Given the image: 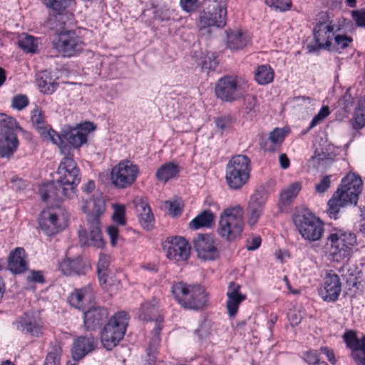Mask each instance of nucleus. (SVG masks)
I'll return each mask as SVG.
<instances>
[{"mask_svg": "<svg viewBox=\"0 0 365 365\" xmlns=\"http://www.w3.org/2000/svg\"><path fill=\"white\" fill-rule=\"evenodd\" d=\"M302 189V185L296 182L287 188L283 190L279 195V202L281 206L287 207L289 205Z\"/></svg>", "mask_w": 365, "mask_h": 365, "instance_id": "38", "label": "nucleus"}, {"mask_svg": "<svg viewBox=\"0 0 365 365\" xmlns=\"http://www.w3.org/2000/svg\"><path fill=\"white\" fill-rule=\"evenodd\" d=\"M293 222L305 240H320L324 233V223L307 210H297L292 216Z\"/></svg>", "mask_w": 365, "mask_h": 365, "instance_id": "8", "label": "nucleus"}, {"mask_svg": "<svg viewBox=\"0 0 365 365\" xmlns=\"http://www.w3.org/2000/svg\"><path fill=\"white\" fill-rule=\"evenodd\" d=\"M61 353V346L57 342L51 343L43 365H60Z\"/></svg>", "mask_w": 365, "mask_h": 365, "instance_id": "43", "label": "nucleus"}, {"mask_svg": "<svg viewBox=\"0 0 365 365\" xmlns=\"http://www.w3.org/2000/svg\"><path fill=\"white\" fill-rule=\"evenodd\" d=\"M9 38L16 39L18 46H38L42 44L40 38L34 37L26 33H21L20 34H12L10 36H4L0 39V46L8 43V39Z\"/></svg>", "mask_w": 365, "mask_h": 365, "instance_id": "35", "label": "nucleus"}, {"mask_svg": "<svg viewBox=\"0 0 365 365\" xmlns=\"http://www.w3.org/2000/svg\"><path fill=\"white\" fill-rule=\"evenodd\" d=\"M95 299V292L91 284L80 289H75L68 297V302L76 309L84 311L87 304L91 303Z\"/></svg>", "mask_w": 365, "mask_h": 365, "instance_id": "23", "label": "nucleus"}, {"mask_svg": "<svg viewBox=\"0 0 365 365\" xmlns=\"http://www.w3.org/2000/svg\"><path fill=\"white\" fill-rule=\"evenodd\" d=\"M227 8L225 1H213L209 4L207 11L200 17L203 26L222 28L226 24Z\"/></svg>", "mask_w": 365, "mask_h": 365, "instance_id": "15", "label": "nucleus"}, {"mask_svg": "<svg viewBox=\"0 0 365 365\" xmlns=\"http://www.w3.org/2000/svg\"><path fill=\"white\" fill-rule=\"evenodd\" d=\"M363 181L359 175L348 173L341 180L337 190L333 194L327 203V212L334 220L339 218L341 207L348 205H356L359 196L362 191Z\"/></svg>", "mask_w": 365, "mask_h": 365, "instance_id": "2", "label": "nucleus"}, {"mask_svg": "<svg viewBox=\"0 0 365 365\" xmlns=\"http://www.w3.org/2000/svg\"><path fill=\"white\" fill-rule=\"evenodd\" d=\"M247 83L231 76L220 78L215 87L217 98L225 102H232L240 99L245 93Z\"/></svg>", "mask_w": 365, "mask_h": 365, "instance_id": "11", "label": "nucleus"}, {"mask_svg": "<svg viewBox=\"0 0 365 365\" xmlns=\"http://www.w3.org/2000/svg\"><path fill=\"white\" fill-rule=\"evenodd\" d=\"M331 175L324 176L319 183L315 185V190L318 193H324L331 186Z\"/></svg>", "mask_w": 365, "mask_h": 365, "instance_id": "62", "label": "nucleus"}, {"mask_svg": "<svg viewBox=\"0 0 365 365\" xmlns=\"http://www.w3.org/2000/svg\"><path fill=\"white\" fill-rule=\"evenodd\" d=\"M244 229L243 210L239 206L225 209L220 214L217 232L229 242L241 237Z\"/></svg>", "mask_w": 365, "mask_h": 365, "instance_id": "5", "label": "nucleus"}, {"mask_svg": "<svg viewBox=\"0 0 365 365\" xmlns=\"http://www.w3.org/2000/svg\"><path fill=\"white\" fill-rule=\"evenodd\" d=\"M255 78L260 85H266L273 81L274 71L268 65H262L258 66Z\"/></svg>", "mask_w": 365, "mask_h": 365, "instance_id": "40", "label": "nucleus"}, {"mask_svg": "<svg viewBox=\"0 0 365 365\" xmlns=\"http://www.w3.org/2000/svg\"><path fill=\"white\" fill-rule=\"evenodd\" d=\"M57 173L58 178L56 180L75 195L76 187L81 182V176L80 170L71 153L66 154L61 161Z\"/></svg>", "mask_w": 365, "mask_h": 365, "instance_id": "13", "label": "nucleus"}, {"mask_svg": "<svg viewBox=\"0 0 365 365\" xmlns=\"http://www.w3.org/2000/svg\"><path fill=\"white\" fill-rule=\"evenodd\" d=\"M343 338L347 347L351 349V351L356 349L361 344L362 337L359 339L354 331H346L344 334Z\"/></svg>", "mask_w": 365, "mask_h": 365, "instance_id": "48", "label": "nucleus"}, {"mask_svg": "<svg viewBox=\"0 0 365 365\" xmlns=\"http://www.w3.org/2000/svg\"><path fill=\"white\" fill-rule=\"evenodd\" d=\"M246 299V297H230L227 300V309L230 317L236 315L240 304Z\"/></svg>", "mask_w": 365, "mask_h": 365, "instance_id": "51", "label": "nucleus"}, {"mask_svg": "<svg viewBox=\"0 0 365 365\" xmlns=\"http://www.w3.org/2000/svg\"><path fill=\"white\" fill-rule=\"evenodd\" d=\"M329 108L328 106H323L318 113L312 118L307 129L303 132L304 134L308 133L311 129L320 123L325 118L329 115Z\"/></svg>", "mask_w": 365, "mask_h": 365, "instance_id": "50", "label": "nucleus"}, {"mask_svg": "<svg viewBox=\"0 0 365 365\" xmlns=\"http://www.w3.org/2000/svg\"><path fill=\"white\" fill-rule=\"evenodd\" d=\"M212 322L207 319H203L197 329L195 330L199 341L202 342L209 339L211 334Z\"/></svg>", "mask_w": 365, "mask_h": 365, "instance_id": "46", "label": "nucleus"}, {"mask_svg": "<svg viewBox=\"0 0 365 365\" xmlns=\"http://www.w3.org/2000/svg\"><path fill=\"white\" fill-rule=\"evenodd\" d=\"M250 160L244 155L232 157L226 165L225 180L230 188L240 189L245 185L250 173Z\"/></svg>", "mask_w": 365, "mask_h": 365, "instance_id": "9", "label": "nucleus"}, {"mask_svg": "<svg viewBox=\"0 0 365 365\" xmlns=\"http://www.w3.org/2000/svg\"><path fill=\"white\" fill-rule=\"evenodd\" d=\"M31 119L39 134L49 126L46 125L43 113L38 107L31 111Z\"/></svg>", "mask_w": 365, "mask_h": 365, "instance_id": "44", "label": "nucleus"}, {"mask_svg": "<svg viewBox=\"0 0 365 365\" xmlns=\"http://www.w3.org/2000/svg\"><path fill=\"white\" fill-rule=\"evenodd\" d=\"M18 330L32 336L39 337L43 334V324L39 316L34 312H25L13 322Z\"/></svg>", "mask_w": 365, "mask_h": 365, "instance_id": "16", "label": "nucleus"}, {"mask_svg": "<svg viewBox=\"0 0 365 365\" xmlns=\"http://www.w3.org/2000/svg\"><path fill=\"white\" fill-rule=\"evenodd\" d=\"M110 263V257L106 254L101 253L97 265V270L108 271Z\"/></svg>", "mask_w": 365, "mask_h": 365, "instance_id": "63", "label": "nucleus"}, {"mask_svg": "<svg viewBox=\"0 0 365 365\" xmlns=\"http://www.w3.org/2000/svg\"><path fill=\"white\" fill-rule=\"evenodd\" d=\"M352 17L358 26L365 27V11H354Z\"/></svg>", "mask_w": 365, "mask_h": 365, "instance_id": "64", "label": "nucleus"}, {"mask_svg": "<svg viewBox=\"0 0 365 365\" xmlns=\"http://www.w3.org/2000/svg\"><path fill=\"white\" fill-rule=\"evenodd\" d=\"M128 323V314L123 311L115 314L107 322L101 333L102 344L106 349H112L123 338Z\"/></svg>", "mask_w": 365, "mask_h": 365, "instance_id": "10", "label": "nucleus"}, {"mask_svg": "<svg viewBox=\"0 0 365 365\" xmlns=\"http://www.w3.org/2000/svg\"><path fill=\"white\" fill-rule=\"evenodd\" d=\"M95 130V125L91 122H84L76 127L66 125L62 128L63 139L69 144L70 148H79L87 143L88 135Z\"/></svg>", "mask_w": 365, "mask_h": 365, "instance_id": "14", "label": "nucleus"}, {"mask_svg": "<svg viewBox=\"0 0 365 365\" xmlns=\"http://www.w3.org/2000/svg\"><path fill=\"white\" fill-rule=\"evenodd\" d=\"M267 199L264 189L257 190L252 195L247 207L248 223L254 225L262 213L264 205Z\"/></svg>", "mask_w": 365, "mask_h": 365, "instance_id": "22", "label": "nucleus"}, {"mask_svg": "<svg viewBox=\"0 0 365 365\" xmlns=\"http://www.w3.org/2000/svg\"><path fill=\"white\" fill-rule=\"evenodd\" d=\"M286 135L284 128H276L270 133L269 140L274 144H280Z\"/></svg>", "mask_w": 365, "mask_h": 365, "instance_id": "57", "label": "nucleus"}, {"mask_svg": "<svg viewBox=\"0 0 365 365\" xmlns=\"http://www.w3.org/2000/svg\"><path fill=\"white\" fill-rule=\"evenodd\" d=\"M214 220L215 215L210 210H203L190 222L189 227L192 230H197L201 227H209L213 223Z\"/></svg>", "mask_w": 365, "mask_h": 365, "instance_id": "37", "label": "nucleus"}, {"mask_svg": "<svg viewBox=\"0 0 365 365\" xmlns=\"http://www.w3.org/2000/svg\"><path fill=\"white\" fill-rule=\"evenodd\" d=\"M19 145L16 133L0 134V156L10 158Z\"/></svg>", "mask_w": 365, "mask_h": 365, "instance_id": "30", "label": "nucleus"}, {"mask_svg": "<svg viewBox=\"0 0 365 365\" xmlns=\"http://www.w3.org/2000/svg\"><path fill=\"white\" fill-rule=\"evenodd\" d=\"M112 219L117 224L124 225L125 224V207L122 205H116Z\"/></svg>", "mask_w": 365, "mask_h": 365, "instance_id": "58", "label": "nucleus"}, {"mask_svg": "<svg viewBox=\"0 0 365 365\" xmlns=\"http://www.w3.org/2000/svg\"><path fill=\"white\" fill-rule=\"evenodd\" d=\"M17 128H20L15 118L0 113V134L16 133Z\"/></svg>", "mask_w": 365, "mask_h": 365, "instance_id": "41", "label": "nucleus"}, {"mask_svg": "<svg viewBox=\"0 0 365 365\" xmlns=\"http://www.w3.org/2000/svg\"><path fill=\"white\" fill-rule=\"evenodd\" d=\"M38 225L41 230L48 236L58 233L62 227L58 223V217L50 210L43 211L38 218Z\"/></svg>", "mask_w": 365, "mask_h": 365, "instance_id": "26", "label": "nucleus"}, {"mask_svg": "<svg viewBox=\"0 0 365 365\" xmlns=\"http://www.w3.org/2000/svg\"><path fill=\"white\" fill-rule=\"evenodd\" d=\"M172 292L178 303L187 309L200 310L208 302L205 288L199 284L178 282L173 285Z\"/></svg>", "mask_w": 365, "mask_h": 365, "instance_id": "6", "label": "nucleus"}, {"mask_svg": "<svg viewBox=\"0 0 365 365\" xmlns=\"http://www.w3.org/2000/svg\"><path fill=\"white\" fill-rule=\"evenodd\" d=\"M136 209L140 212L138 220L140 225L147 230H151L154 227V217L149 205L139 200L136 204Z\"/></svg>", "mask_w": 365, "mask_h": 365, "instance_id": "31", "label": "nucleus"}, {"mask_svg": "<svg viewBox=\"0 0 365 365\" xmlns=\"http://www.w3.org/2000/svg\"><path fill=\"white\" fill-rule=\"evenodd\" d=\"M334 156V153L325 152L324 149H322L321 152H315L314 155L309 160V164L319 169L321 166L327 165L328 161L332 160Z\"/></svg>", "mask_w": 365, "mask_h": 365, "instance_id": "42", "label": "nucleus"}, {"mask_svg": "<svg viewBox=\"0 0 365 365\" xmlns=\"http://www.w3.org/2000/svg\"><path fill=\"white\" fill-rule=\"evenodd\" d=\"M241 286L235 283V282H231L229 283L227 292V297H246L245 294H243L240 292Z\"/></svg>", "mask_w": 365, "mask_h": 365, "instance_id": "59", "label": "nucleus"}, {"mask_svg": "<svg viewBox=\"0 0 365 365\" xmlns=\"http://www.w3.org/2000/svg\"><path fill=\"white\" fill-rule=\"evenodd\" d=\"M227 33L228 44L247 46L251 43V35L247 31L239 30H229Z\"/></svg>", "mask_w": 365, "mask_h": 365, "instance_id": "36", "label": "nucleus"}, {"mask_svg": "<svg viewBox=\"0 0 365 365\" xmlns=\"http://www.w3.org/2000/svg\"><path fill=\"white\" fill-rule=\"evenodd\" d=\"M165 207L168 208L169 213L173 217H177L181 215L182 207L180 202L174 201L165 202Z\"/></svg>", "mask_w": 365, "mask_h": 365, "instance_id": "61", "label": "nucleus"}, {"mask_svg": "<svg viewBox=\"0 0 365 365\" xmlns=\"http://www.w3.org/2000/svg\"><path fill=\"white\" fill-rule=\"evenodd\" d=\"M356 244L354 232L341 228H333L327 240V250L334 261L339 262L348 257L352 247Z\"/></svg>", "mask_w": 365, "mask_h": 365, "instance_id": "7", "label": "nucleus"}, {"mask_svg": "<svg viewBox=\"0 0 365 365\" xmlns=\"http://www.w3.org/2000/svg\"><path fill=\"white\" fill-rule=\"evenodd\" d=\"M180 167L174 162H168L162 165L156 171L155 177L158 180L167 182L169 180L178 177Z\"/></svg>", "mask_w": 365, "mask_h": 365, "instance_id": "33", "label": "nucleus"}, {"mask_svg": "<svg viewBox=\"0 0 365 365\" xmlns=\"http://www.w3.org/2000/svg\"><path fill=\"white\" fill-rule=\"evenodd\" d=\"M354 118L358 128H361L365 125V96L359 100Z\"/></svg>", "mask_w": 365, "mask_h": 365, "instance_id": "47", "label": "nucleus"}, {"mask_svg": "<svg viewBox=\"0 0 365 365\" xmlns=\"http://www.w3.org/2000/svg\"><path fill=\"white\" fill-rule=\"evenodd\" d=\"M81 47H52L50 51L51 56L70 58L81 53Z\"/></svg>", "mask_w": 365, "mask_h": 365, "instance_id": "45", "label": "nucleus"}, {"mask_svg": "<svg viewBox=\"0 0 365 365\" xmlns=\"http://www.w3.org/2000/svg\"><path fill=\"white\" fill-rule=\"evenodd\" d=\"M351 357L356 365H365V338H362L360 346L351 351Z\"/></svg>", "mask_w": 365, "mask_h": 365, "instance_id": "49", "label": "nucleus"}, {"mask_svg": "<svg viewBox=\"0 0 365 365\" xmlns=\"http://www.w3.org/2000/svg\"><path fill=\"white\" fill-rule=\"evenodd\" d=\"M84 202L82 210L87 213L89 232L88 234L86 230L82 227L78 230L80 242L83 245L102 248L105 245V241L100 227V217L106 207L103 195L97 192L93 195L92 199L86 200Z\"/></svg>", "mask_w": 365, "mask_h": 365, "instance_id": "1", "label": "nucleus"}, {"mask_svg": "<svg viewBox=\"0 0 365 365\" xmlns=\"http://www.w3.org/2000/svg\"><path fill=\"white\" fill-rule=\"evenodd\" d=\"M56 29L52 37L53 46H79L83 43L81 38L75 31Z\"/></svg>", "mask_w": 365, "mask_h": 365, "instance_id": "28", "label": "nucleus"}, {"mask_svg": "<svg viewBox=\"0 0 365 365\" xmlns=\"http://www.w3.org/2000/svg\"><path fill=\"white\" fill-rule=\"evenodd\" d=\"M96 341L93 337L78 336L73 340L71 354L74 361H78L95 349Z\"/></svg>", "mask_w": 365, "mask_h": 365, "instance_id": "25", "label": "nucleus"}, {"mask_svg": "<svg viewBox=\"0 0 365 365\" xmlns=\"http://www.w3.org/2000/svg\"><path fill=\"white\" fill-rule=\"evenodd\" d=\"M193 58L202 70L214 71L219 64L218 55L213 51H209L205 48H199L194 52Z\"/></svg>", "mask_w": 365, "mask_h": 365, "instance_id": "27", "label": "nucleus"}, {"mask_svg": "<svg viewBox=\"0 0 365 365\" xmlns=\"http://www.w3.org/2000/svg\"><path fill=\"white\" fill-rule=\"evenodd\" d=\"M341 292V283L338 274L333 271L327 273L324 278L323 285L318 292L321 298L327 302H336Z\"/></svg>", "mask_w": 365, "mask_h": 365, "instance_id": "17", "label": "nucleus"}, {"mask_svg": "<svg viewBox=\"0 0 365 365\" xmlns=\"http://www.w3.org/2000/svg\"><path fill=\"white\" fill-rule=\"evenodd\" d=\"M304 360L309 365H321L322 363L325 361H320L317 351L310 350L307 351L304 354Z\"/></svg>", "mask_w": 365, "mask_h": 365, "instance_id": "60", "label": "nucleus"}, {"mask_svg": "<svg viewBox=\"0 0 365 365\" xmlns=\"http://www.w3.org/2000/svg\"><path fill=\"white\" fill-rule=\"evenodd\" d=\"M265 3L269 7L279 11H287L292 6L291 0H265Z\"/></svg>", "mask_w": 365, "mask_h": 365, "instance_id": "53", "label": "nucleus"}, {"mask_svg": "<svg viewBox=\"0 0 365 365\" xmlns=\"http://www.w3.org/2000/svg\"><path fill=\"white\" fill-rule=\"evenodd\" d=\"M29 104V99L26 95L19 94L13 97L11 106L14 108L21 110Z\"/></svg>", "mask_w": 365, "mask_h": 365, "instance_id": "56", "label": "nucleus"}, {"mask_svg": "<svg viewBox=\"0 0 365 365\" xmlns=\"http://www.w3.org/2000/svg\"><path fill=\"white\" fill-rule=\"evenodd\" d=\"M40 135L44 140H51L53 144L58 145L62 154L66 155L70 153V147L64 141L65 140L62 135V130L61 131V133L58 134L48 126L42 133H41Z\"/></svg>", "mask_w": 365, "mask_h": 365, "instance_id": "34", "label": "nucleus"}, {"mask_svg": "<svg viewBox=\"0 0 365 365\" xmlns=\"http://www.w3.org/2000/svg\"><path fill=\"white\" fill-rule=\"evenodd\" d=\"M234 123L230 115H225L215 120L216 126L222 131L230 129Z\"/></svg>", "mask_w": 365, "mask_h": 365, "instance_id": "55", "label": "nucleus"}, {"mask_svg": "<svg viewBox=\"0 0 365 365\" xmlns=\"http://www.w3.org/2000/svg\"><path fill=\"white\" fill-rule=\"evenodd\" d=\"M287 318L291 326L295 327L301 323L303 319V314L299 309H290L287 312Z\"/></svg>", "mask_w": 365, "mask_h": 365, "instance_id": "54", "label": "nucleus"}, {"mask_svg": "<svg viewBox=\"0 0 365 365\" xmlns=\"http://www.w3.org/2000/svg\"><path fill=\"white\" fill-rule=\"evenodd\" d=\"M36 83L41 92L45 94L53 93L58 86V83L53 78L51 73L47 71L41 72L36 78Z\"/></svg>", "mask_w": 365, "mask_h": 365, "instance_id": "32", "label": "nucleus"}, {"mask_svg": "<svg viewBox=\"0 0 365 365\" xmlns=\"http://www.w3.org/2000/svg\"><path fill=\"white\" fill-rule=\"evenodd\" d=\"M45 5L53 11H61L68 7L72 0H43Z\"/></svg>", "mask_w": 365, "mask_h": 365, "instance_id": "52", "label": "nucleus"}, {"mask_svg": "<svg viewBox=\"0 0 365 365\" xmlns=\"http://www.w3.org/2000/svg\"><path fill=\"white\" fill-rule=\"evenodd\" d=\"M259 111V105L257 98L254 96L247 95L244 98V104L242 109L243 116L252 119Z\"/></svg>", "mask_w": 365, "mask_h": 365, "instance_id": "39", "label": "nucleus"}, {"mask_svg": "<svg viewBox=\"0 0 365 365\" xmlns=\"http://www.w3.org/2000/svg\"><path fill=\"white\" fill-rule=\"evenodd\" d=\"M314 36L316 46H331L333 40L337 46H349L353 41L351 36L341 32L339 26L331 24L327 12L319 14L314 28Z\"/></svg>", "mask_w": 365, "mask_h": 365, "instance_id": "4", "label": "nucleus"}, {"mask_svg": "<svg viewBox=\"0 0 365 365\" xmlns=\"http://www.w3.org/2000/svg\"><path fill=\"white\" fill-rule=\"evenodd\" d=\"M138 317L145 322L155 320V326L153 328L149 345L147 349L145 363L142 365H154L156 360L158 348L160 343V331L163 327V317L158 314V301L153 299L150 302L143 303L140 309Z\"/></svg>", "mask_w": 365, "mask_h": 365, "instance_id": "3", "label": "nucleus"}, {"mask_svg": "<svg viewBox=\"0 0 365 365\" xmlns=\"http://www.w3.org/2000/svg\"><path fill=\"white\" fill-rule=\"evenodd\" d=\"M108 312L101 306H91L83 311V326L88 331L96 330L108 321Z\"/></svg>", "mask_w": 365, "mask_h": 365, "instance_id": "20", "label": "nucleus"}, {"mask_svg": "<svg viewBox=\"0 0 365 365\" xmlns=\"http://www.w3.org/2000/svg\"><path fill=\"white\" fill-rule=\"evenodd\" d=\"M25 251L21 247H16L11 251L8 257V269L14 274H20L27 269L25 259Z\"/></svg>", "mask_w": 365, "mask_h": 365, "instance_id": "29", "label": "nucleus"}, {"mask_svg": "<svg viewBox=\"0 0 365 365\" xmlns=\"http://www.w3.org/2000/svg\"><path fill=\"white\" fill-rule=\"evenodd\" d=\"M39 192L41 200L48 203H57L65 198H71L75 195L58 180L51 182L41 187Z\"/></svg>", "mask_w": 365, "mask_h": 365, "instance_id": "18", "label": "nucleus"}, {"mask_svg": "<svg viewBox=\"0 0 365 365\" xmlns=\"http://www.w3.org/2000/svg\"><path fill=\"white\" fill-rule=\"evenodd\" d=\"M58 268L67 276L84 275L91 269L90 265L79 256L75 258L65 257L59 262Z\"/></svg>", "mask_w": 365, "mask_h": 365, "instance_id": "24", "label": "nucleus"}, {"mask_svg": "<svg viewBox=\"0 0 365 365\" xmlns=\"http://www.w3.org/2000/svg\"><path fill=\"white\" fill-rule=\"evenodd\" d=\"M138 174L139 168L133 161L121 160L111 170V182L118 189H125L135 182Z\"/></svg>", "mask_w": 365, "mask_h": 365, "instance_id": "12", "label": "nucleus"}, {"mask_svg": "<svg viewBox=\"0 0 365 365\" xmlns=\"http://www.w3.org/2000/svg\"><path fill=\"white\" fill-rule=\"evenodd\" d=\"M193 246L198 257L203 260H214L219 255L214 240L209 235H198L193 240Z\"/></svg>", "mask_w": 365, "mask_h": 365, "instance_id": "21", "label": "nucleus"}, {"mask_svg": "<svg viewBox=\"0 0 365 365\" xmlns=\"http://www.w3.org/2000/svg\"><path fill=\"white\" fill-rule=\"evenodd\" d=\"M163 249L168 258L176 261L186 260L190 251L188 242L182 237H175L170 240L168 238Z\"/></svg>", "mask_w": 365, "mask_h": 365, "instance_id": "19", "label": "nucleus"}]
</instances>
